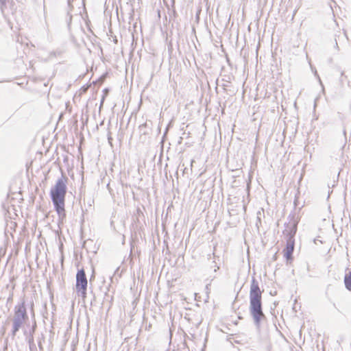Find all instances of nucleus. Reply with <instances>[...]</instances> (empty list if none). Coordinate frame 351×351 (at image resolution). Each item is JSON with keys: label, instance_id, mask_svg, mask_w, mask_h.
<instances>
[{"label": "nucleus", "instance_id": "1", "mask_svg": "<svg viewBox=\"0 0 351 351\" xmlns=\"http://www.w3.org/2000/svg\"><path fill=\"white\" fill-rule=\"evenodd\" d=\"M68 178L62 174L55 185L50 190V197L59 219L63 220L66 217L65 197L67 192L66 183Z\"/></svg>", "mask_w": 351, "mask_h": 351}, {"label": "nucleus", "instance_id": "2", "mask_svg": "<svg viewBox=\"0 0 351 351\" xmlns=\"http://www.w3.org/2000/svg\"><path fill=\"white\" fill-rule=\"evenodd\" d=\"M250 313L256 326L265 317L261 307V293L259 287L254 280L252 282L250 289Z\"/></svg>", "mask_w": 351, "mask_h": 351}, {"label": "nucleus", "instance_id": "3", "mask_svg": "<svg viewBox=\"0 0 351 351\" xmlns=\"http://www.w3.org/2000/svg\"><path fill=\"white\" fill-rule=\"evenodd\" d=\"M228 199L230 201L228 204L230 219L228 223L231 226H237L241 220L240 211L241 206L239 202V198L237 196L230 195Z\"/></svg>", "mask_w": 351, "mask_h": 351}, {"label": "nucleus", "instance_id": "4", "mask_svg": "<svg viewBox=\"0 0 351 351\" xmlns=\"http://www.w3.org/2000/svg\"><path fill=\"white\" fill-rule=\"evenodd\" d=\"M88 280L84 268L79 269L76 274L75 291L83 300L87 295Z\"/></svg>", "mask_w": 351, "mask_h": 351}, {"label": "nucleus", "instance_id": "5", "mask_svg": "<svg viewBox=\"0 0 351 351\" xmlns=\"http://www.w3.org/2000/svg\"><path fill=\"white\" fill-rule=\"evenodd\" d=\"M12 318L29 322V315L25 299H22L21 301L14 306V315Z\"/></svg>", "mask_w": 351, "mask_h": 351}, {"label": "nucleus", "instance_id": "6", "mask_svg": "<svg viewBox=\"0 0 351 351\" xmlns=\"http://www.w3.org/2000/svg\"><path fill=\"white\" fill-rule=\"evenodd\" d=\"M296 232V227L293 226L290 232V237L287 241V247L284 250V256L287 261L291 260V256L294 250V241L293 237Z\"/></svg>", "mask_w": 351, "mask_h": 351}, {"label": "nucleus", "instance_id": "7", "mask_svg": "<svg viewBox=\"0 0 351 351\" xmlns=\"http://www.w3.org/2000/svg\"><path fill=\"white\" fill-rule=\"evenodd\" d=\"M32 317H33V322H32V326H29V329H27V328L23 329V335L25 337L26 341L34 339V335L37 329V324H36V321L34 318V313H32Z\"/></svg>", "mask_w": 351, "mask_h": 351}, {"label": "nucleus", "instance_id": "8", "mask_svg": "<svg viewBox=\"0 0 351 351\" xmlns=\"http://www.w3.org/2000/svg\"><path fill=\"white\" fill-rule=\"evenodd\" d=\"M28 322L22 321L16 319H12V330H11V336L14 338L17 332L20 330L21 328L23 327L24 325H27L29 326V324H27Z\"/></svg>", "mask_w": 351, "mask_h": 351}, {"label": "nucleus", "instance_id": "9", "mask_svg": "<svg viewBox=\"0 0 351 351\" xmlns=\"http://www.w3.org/2000/svg\"><path fill=\"white\" fill-rule=\"evenodd\" d=\"M241 291V287L239 288V291L235 297V299L232 303V309L234 310L235 313L239 319H241V313L239 311L240 304H238L239 302V293Z\"/></svg>", "mask_w": 351, "mask_h": 351}, {"label": "nucleus", "instance_id": "10", "mask_svg": "<svg viewBox=\"0 0 351 351\" xmlns=\"http://www.w3.org/2000/svg\"><path fill=\"white\" fill-rule=\"evenodd\" d=\"M227 340L232 345H234V343L241 344V337L237 334H232L229 335Z\"/></svg>", "mask_w": 351, "mask_h": 351}, {"label": "nucleus", "instance_id": "11", "mask_svg": "<svg viewBox=\"0 0 351 351\" xmlns=\"http://www.w3.org/2000/svg\"><path fill=\"white\" fill-rule=\"evenodd\" d=\"M67 3H68V7H69V10L67 12L66 22L67 23L68 27L70 28V25H71V21H72V15L70 14V12L73 9V5H71V0H68Z\"/></svg>", "mask_w": 351, "mask_h": 351}, {"label": "nucleus", "instance_id": "12", "mask_svg": "<svg viewBox=\"0 0 351 351\" xmlns=\"http://www.w3.org/2000/svg\"><path fill=\"white\" fill-rule=\"evenodd\" d=\"M344 284L346 288L351 291V271L346 274L344 277Z\"/></svg>", "mask_w": 351, "mask_h": 351}, {"label": "nucleus", "instance_id": "13", "mask_svg": "<svg viewBox=\"0 0 351 351\" xmlns=\"http://www.w3.org/2000/svg\"><path fill=\"white\" fill-rule=\"evenodd\" d=\"M45 336L43 333L40 335V336H39L38 337V339H37L38 346L40 351H43V350H44L43 346V342H45Z\"/></svg>", "mask_w": 351, "mask_h": 351}, {"label": "nucleus", "instance_id": "14", "mask_svg": "<svg viewBox=\"0 0 351 351\" xmlns=\"http://www.w3.org/2000/svg\"><path fill=\"white\" fill-rule=\"evenodd\" d=\"M169 14L170 20H173V22L176 21V19L178 16V14L173 6V8L171 10H169Z\"/></svg>", "mask_w": 351, "mask_h": 351}, {"label": "nucleus", "instance_id": "15", "mask_svg": "<svg viewBox=\"0 0 351 351\" xmlns=\"http://www.w3.org/2000/svg\"><path fill=\"white\" fill-rule=\"evenodd\" d=\"M149 126V123L147 121L139 126V130L143 134L146 135L148 132L146 130V128Z\"/></svg>", "mask_w": 351, "mask_h": 351}, {"label": "nucleus", "instance_id": "16", "mask_svg": "<svg viewBox=\"0 0 351 351\" xmlns=\"http://www.w3.org/2000/svg\"><path fill=\"white\" fill-rule=\"evenodd\" d=\"M27 343L29 345V348L30 351H35V350H36V343L34 342V340H31V341H27Z\"/></svg>", "mask_w": 351, "mask_h": 351}, {"label": "nucleus", "instance_id": "17", "mask_svg": "<svg viewBox=\"0 0 351 351\" xmlns=\"http://www.w3.org/2000/svg\"><path fill=\"white\" fill-rule=\"evenodd\" d=\"M61 54H62L61 51H52L50 53V56L51 57L57 56H60Z\"/></svg>", "mask_w": 351, "mask_h": 351}, {"label": "nucleus", "instance_id": "18", "mask_svg": "<svg viewBox=\"0 0 351 351\" xmlns=\"http://www.w3.org/2000/svg\"><path fill=\"white\" fill-rule=\"evenodd\" d=\"M95 269L93 267V271H92V274L90 277V283H91L94 280H95Z\"/></svg>", "mask_w": 351, "mask_h": 351}, {"label": "nucleus", "instance_id": "19", "mask_svg": "<svg viewBox=\"0 0 351 351\" xmlns=\"http://www.w3.org/2000/svg\"><path fill=\"white\" fill-rule=\"evenodd\" d=\"M13 300V293H11L7 299V305L12 302Z\"/></svg>", "mask_w": 351, "mask_h": 351}, {"label": "nucleus", "instance_id": "20", "mask_svg": "<svg viewBox=\"0 0 351 351\" xmlns=\"http://www.w3.org/2000/svg\"><path fill=\"white\" fill-rule=\"evenodd\" d=\"M108 141L109 144L112 145V137L111 136L110 132H108Z\"/></svg>", "mask_w": 351, "mask_h": 351}, {"label": "nucleus", "instance_id": "21", "mask_svg": "<svg viewBox=\"0 0 351 351\" xmlns=\"http://www.w3.org/2000/svg\"><path fill=\"white\" fill-rule=\"evenodd\" d=\"M238 186H239V182L237 180H234L232 182V187L234 188V187H238Z\"/></svg>", "mask_w": 351, "mask_h": 351}, {"label": "nucleus", "instance_id": "22", "mask_svg": "<svg viewBox=\"0 0 351 351\" xmlns=\"http://www.w3.org/2000/svg\"><path fill=\"white\" fill-rule=\"evenodd\" d=\"M6 1L7 0H0V4H1V7L2 8L3 5H5L6 3Z\"/></svg>", "mask_w": 351, "mask_h": 351}, {"label": "nucleus", "instance_id": "23", "mask_svg": "<svg viewBox=\"0 0 351 351\" xmlns=\"http://www.w3.org/2000/svg\"><path fill=\"white\" fill-rule=\"evenodd\" d=\"M82 201H83V203L85 204V197L84 196V197H82V196L81 195L80 199V204H82Z\"/></svg>", "mask_w": 351, "mask_h": 351}, {"label": "nucleus", "instance_id": "24", "mask_svg": "<svg viewBox=\"0 0 351 351\" xmlns=\"http://www.w3.org/2000/svg\"><path fill=\"white\" fill-rule=\"evenodd\" d=\"M239 43V32H237V44Z\"/></svg>", "mask_w": 351, "mask_h": 351}, {"label": "nucleus", "instance_id": "25", "mask_svg": "<svg viewBox=\"0 0 351 351\" xmlns=\"http://www.w3.org/2000/svg\"><path fill=\"white\" fill-rule=\"evenodd\" d=\"M104 100V96L101 99V102Z\"/></svg>", "mask_w": 351, "mask_h": 351}, {"label": "nucleus", "instance_id": "26", "mask_svg": "<svg viewBox=\"0 0 351 351\" xmlns=\"http://www.w3.org/2000/svg\"><path fill=\"white\" fill-rule=\"evenodd\" d=\"M237 351H240V349L239 348H237Z\"/></svg>", "mask_w": 351, "mask_h": 351}]
</instances>
